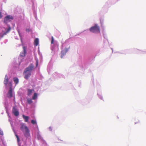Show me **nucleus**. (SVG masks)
I'll list each match as a JSON object with an SVG mask.
<instances>
[{"label": "nucleus", "mask_w": 146, "mask_h": 146, "mask_svg": "<svg viewBox=\"0 0 146 146\" xmlns=\"http://www.w3.org/2000/svg\"><path fill=\"white\" fill-rule=\"evenodd\" d=\"M17 31H18V32L19 33V35H20V31H19V30H17Z\"/></svg>", "instance_id": "obj_25"}, {"label": "nucleus", "mask_w": 146, "mask_h": 146, "mask_svg": "<svg viewBox=\"0 0 146 146\" xmlns=\"http://www.w3.org/2000/svg\"><path fill=\"white\" fill-rule=\"evenodd\" d=\"M27 101L28 103L29 104H31L32 102V100L31 99H28Z\"/></svg>", "instance_id": "obj_17"}, {"label": "nucleus", "mask_w": 146, "mask_h": 146, "mask_svg": "<svg viewBox=\"0 0 146 146\" xmlns=\"http://www.w3.org/2000/svg\"><path fill=\"white\" fill-rule=\"evenodd\" d=\"M39 43V40L38 38H36L34 40V44L35 46H37Z\"/></svg>", "instance_id": "obj_11"}, {"label": "nucleus", "mask_w": 146, "mask_h": 146, "mask_svg": "<svg viewBox=\"0 0 146 146\" xmlns=\"http://www.w3.org/2000/svg\"><path fill=\"white\" fill-rule=\"evenodd\" d=\"M31 123L33 124H35L36 123V122L35 121L33 120H32L31 121Z\"/></svg>", "instance_id": "obj_18"}, {"label": "nucleus", "mask_w": 146, "mask_h": 146, "mask_svg": "<svg viewBox=\"0 0 146 146\" xmlns=\"http://www.w3.org/2000/svg\"><path fill=\"white\" fill-rule=\"evenodd\" d=\"M34 91L33 90H31L30 89H28V94L27 95L28 96H29L31 95V94Z\"/></svg>", "instance_id": "obj_13"}, {"label": "nucleus", "mask_w": 146, "mask_h": 146, "mask_svg": "<svg viewBox=\"0 0 146 146\" xmlns=\"http://www.w3.org/2000/svg\"><path fill=\"white\" fill-rule=\"evenodd\" d=\"M90 30L91 32L95 33H99L100 32L99 27L97 25L90 28Z\"/></svg>", "instance_id": "obj_2"}, {"label": "nucleus", "mask_w": 146, "mask_h": 146, "mask_svg": "<svg viewBox=\"0 0 146 146\" xmlns=\"http://www.w3.org/2000/svg\"><path fill=\"white\" fill-rule=\"evenodd\" d=\"M23 117L25 119V122H28L29 120V117L27 116H25L24 115H23Z\"/></svg>", "instance_id": "obj_12"}, {"label": "nucleus", "mask_w": 146, "mask_h": 146, "mask_svg": "<svg viewBox=\"0 0 146 146\" xmlns=\"http://www.w3.org/2000/svg\"><path fill=\"white\" fill-rule=\"evenodd\" d=\"M8 81H9V80H8V76L7 75H6L5 76L4 80V84L5 85H6L8 84Z\"/></svg>", "instance_id": "obj_10"}, {"label": "nucleus", "mask_w": 146, "mask_h": 146, "mask_svg": "<svg viewBox=\"0 0 146 146\" xmlns=\"http://www.w3.org/2000/svg\"><path fill=\"white\" fill-rule=\"evenodd\" d=\"M51 39H52V40H51V44H52L53 43L54 41V38L53 36H52Z\"/></svg>", "instance_id": "obj_19"}, {"label": "nucleus", "mask_w": 146, "mask_h": 146, "mask_svg": "<svg viewBox=\"0 0 146 146\" xmlns=\"http://www.w3.org/2000/svg\"><path fill=\"white\" fill-rule=\"evenodd\" d=\"M23 52H21L20 54V56L21 57H24L25 56L26 53V47L25 46L23 47Z\"/></svg>", "instance_id": "obj_6"}, {"label": "nucleus", "mask_w": 146, "mask_h": 146, "mask_svg": "<svg viewBox=\"0 0 146 146\" xmlns=\"http://www.w3.org/2000/svg\"><path fill=\"white\" fill-rule=\"evenodd\" d=\"M11 29V28L10 26L9 27L8 29L6 30V32L4 33V34H6L7 33H8L9 32Z\"/></svg>", "instance_id": "obj_16"}, {"label": "nucleus", "mask_w": 146, "mask_h": 146, "mask_svg": "<svg viewBox=\"0 0 146 146\" xmlns=\"http://www.w3.org/2000/svg\"><path fill=\"white\" fill-rule=\"evenodd\" d=\"M13 19V17L11 15H7L6 16L4 19V22L5 23H7L9 22L11 20Z\"/></svg>", "instance_id": "obj_4"}, {"label": "nucleus", "mask_w": 146, "mask_h": 146, "mask_svg": "<svg viewBox=\"0 0 146 146\" xmlns=\"http://www.w3.org/2000/svg\"><path fill=\"white\" fill-rule=\"evenodd\" d=\"M13 80L15 83L16 84H17L19 83V79L17 78H14Z\"/></svg>", "instance_id": "obj_14"}, {"label": "nucleus", "mask_w": 146, "mask_h": 146, "mask_svg": "<svg viewBox=\"0 0 146 146\" xmlns=\"http://www.w3.org/2000/svg\"><path fill=\"white\" fill-rule=\"evenodd\" d=\"M31 30L29 29H27L26 30V31L27 32H29L31 31Z\"/></svg>", "instance_id": "obj_23"}, {"label": "nucleus", "mask_w": 146, "mask_h": 146, "mask_svg": "<svg viewBox=\"0 0 146 146\" xmlns=\"http://www.w3.org/2000/svg\"><path fill=\"white\" fill-rule=\"evenodd\" d=\"M34 67V65L32 64H31L28 67L26 68L24 71V73H26L27 72H30L33 69Z\"/></svg>", "instance_id": "obj_3"}, {"label": "nucleus", "mask_w": 146, "mask_h": 146, "mask_svg": "<svg viewBox=\"0 0 146 146\" xmlns=\"http://www.w3.org/2000/svg\"><path fill=\"white\" fill-rule=\"evenodd\" d=\"M37 97V94L36 93H34V95L33 96L32 99L33 100H35Z\"/></svg>", "instance_id": "obj_15"}, {"label": "nucleus", "mask_w": 146, "mask_h": 146, "mask_svg": "<svg viewBox=\"0 0 146 146\" xmlns=\"http://www.w3.org/2000/svg\"><path fill=\"white\" fill-rule=\"evenodd\" d=\"M12 112L14 115L16 116H17L19 115V112L16 109L15 107H13L12 110Z\"/></svg>", "instance_id": "obj_5"}, {"label": "nucleus", "mask_w": 146, "mask_h": 146, "mask_svg": "<svg viewBox=\"0 0 146 146\" xmlns=\"http://www.w3.org/2000/svg\"><path fill=\"white\" fill-rule=\"evenodd\" d=\"M38 59H37L36 61V67H37L38 65Z\"/></svg>", "instance_id": "obj_20"}, {"label": "nucleus", "mask_w": 146, "mask_h": 146, "mask_svg": "<svg viewBox=\"0 0 146 146\" xmlns=\"http://www.w3.org/2000/svg\"><path fill=\"white\" fill-rule=\"evenodd\" d=\"M9 86L10 87V88H11V87L12 86V84L11 83V82H9Z\"/></svg>", "instance_id": "obj_24"}, {"label": "nucleus", "mask_w": 146, "mask_h": 146, "mask_svg": "<svg viewBox=\"0 0 146 146\" xmlns=\"http://www.w3.org/2000/svg\"><path fill=\"white\" fill-rule=\"evenodd\" d=\"M24 73L25 74L24 78L26 79H28L31 74V72H27L26 73Z\"/></svg>", "instance_id": "obj_9"}, {"label": "nucleus", "mask_w": 146, "mask_h": 146, "mask_svg": "<svg viewBox=\"0 0 146 146\" xmlns=\"http://www.w3.org/2000/svg\"><path fill=\"white\" fill-rule=\"evenodd\" d=\"M0 134L1 135H3V131L1 129H0Z\"/></svg>", "instance_id": "obj_21"}, {"label": "nucleus", "mask_w": 146, "mask_h": 146, "mask_svg": "<svg viewBox=\"0 0 146 146\" xmlns=\"http://www.w3.org/2000/svg\"><path fill=\"white\" fill-rule=\"evenodd\" d=\"M20 128L26 137L28 138L30 136L29 130L28 127L25 125L24 123H22L20 124Z\"/></svg>", "instance_id": "obj_1"}, {"label": "nucleus", "mask_w": 146, "mask_h": 146, "mask_svg": "<svg viewBox=\"0 0 146 146\" xmlns=\"http://www.w3.org/2000/svg\"><path fill=\"white\" fill-rule=\"evenodd\" d=\"M68 51V49L67 48H65L61 51V58H62L66 54Z\"/></svg>", "instance_id": "obj_7"}, {"label": "nucleus", "mask_w": 146, "mask_h": 146, "mask_svg": "<svg viewBox=\"0 0 146 146\" xmlns=\"http://www.w3.org/2000/svg\"><path fill=\"white\" fill-rule=\"evenodd\" d=\"M16 137L17 138L18 142H19V137L17 135H16Z\"/></svg>", "instance_id": "obj_22"}, {"label": "nucleus", "mask_w": 146, "mask_h": 146, "mask_svg": "<svg viewBox=\"0 0 146 146\" xmlns=\"http://www.w3.org/2000/svg\"><path fill=\"white\" fill-rule=\"evenodd\" d=\"M7 96L8 98H9L12 97V90L11 88H10V90L7 94Z\"/></svg>", "instance_id": "obj_8"}]
</instances>
